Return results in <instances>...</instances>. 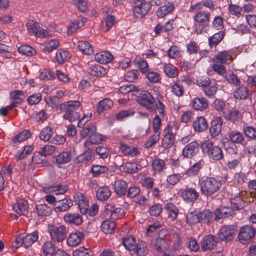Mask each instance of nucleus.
<instances>
[{
  "instance_id": "f257e3e1",
  "label": "nucleus",
  "mask_w": 256,
  "mask_h": 256,
  "mask_svg": "<svg viewBox=\"0 0 256 256\" xmlns=\"http://www.w3.org/2000/svg\"><path fill=\"white\" fill-rule=\"evenodd\" d=\"M201 194L206 197L208 202L212 200V196L221 188L220 181L213 177H204L199 181Z\"/></svg>"
},
{
  "instance_id": "f03ea898",
  "label": "nucleus",
  "mask_w": 256,
  "mask_h": 256,
  "mask_svg": "<svg viewBox=\"0 0 256 256\" xmlns=\"http://www.w3.org/2000/svg\"><path fill=\"white\" fill-rule=\"evenodd\" d=\"M81 104L80 101L70 100L61 106L62 110L64 112L62 118L64 120H68L72 122L79 119L80 114L76 112V110L80 106Z\"/></svg>"
},
{
  "instance_id": "7ed1b4c3",
  "label": "nucleus",
  "mask_w": 256,
  "mask_h": 256,
  "mask_svg": "<svg viewBox=\"0 0 256 256\" xmlns=\"http://www.w3.org/2000/svg\"><path fill=\"white\" fill-rule=\"evenodd\" d=\"M201 148L204 153L207 154L208 156L214 160H220L224 158L222 148L218 146H214L213 142L209 140L202 143Z\"/></svg>"
},
{
  "instance_id": "20e7f679",
  "label": "nucleus",
  "mask_w": 256,
  "mask_h": 256,
  "mask_svg": "<svg viewBox=\"0 0 256 256\" xmlns=\"http://www.w3.org/2000/svg\"><path fill=\"white\" fill-rule=\"evenodd\" d=\"M136 100L140 104L144 106L149 111L155 110L154 98L148 92L142 91L137 97Z\"/></svg>"
},
{
  "instance_id": "39448f33",
  "label": "nucleus",
  "mask_w": 256,
  "mask_h": 256,
  "mask_svg": "<svg viewBox=\"0 0 256 256\" xmlns=\"http://www.w3.org/2000/svg\"><path fill=\"white\" fill-rule=\"evenodd\" d=\"M164 135L162 140V146L166 149L171 148L175 142L176 134L173 132V126L170 124H167L164 132Z\"/></svg>"
},
{
  "instance_id": "423d86ee",
  "label": "nucleus",
  "mask_w": 256,
  "mask_h": 256,
  "mask_svg": "<svg viewBox=\"0 0 256 256\" xmlns=\"http://www.w3.org/2000/svg\"><path fill=\"white\" fill-rule=\"evenodd\" d=\"M49 232L52 239L58 242L63 241L66 236V228L64 226L58 227L52 226L50 228Z\"/></svg>"
},
{
  "instance_id": "0eeeda50",
  "label": "nucleus",
  "mask_w": 256,
  "mask_h": 256,
  "mask_svg": "<svg viewBox=\"0 0 256 256\" xmlns=\"http://www.w3.org/2000/svg\"><path fill=\"white\" fill-rule=\"evenodd\" d=\"M237 232L234 226H226L222 227L219 232V238L222 241L229 242L232 240Z\"/></svg>"
},
{
  "instance_id": "6e6552de",
  "label": "nucleus",
  "mask_w": 256,
  "mask_h": 256,
  "mask_svg": "<svg viewBox=\"0 0 256 256\" xmlns=\"http://www.w3.org/2000/svg\"><path fill=\"white\" fill-rule=\"evenodd\" d=\"M256 233V230L254 228L251 226L246 225L240 228L238 237L241 242H244L252 238Z\"/></svg>"
},
{
  "instance_id": "1a4fd4ad",
  "label": "nucleus",
  "mask_w": 256,
  "mask_h": 256,
  "mask_svg": "<svg viewBox=\"0 0 256 256\" xmlns=\"http://www.w3.org/2000/svg\"><path fill=\"white\" fill-rule=\"evenodd\" d=\"M194 18L196 22L202 24L199 25L200 30H198L200 33H201L203 30L206 29V25L210 22V13L208 12L199 11L194 16Z\"/></svg>"
},
{
  "instance_id": "9d476101",
  "label": "nucleus",
  "mask_w": 256,
  "mask_h": 256,
  "mask_svg": "<svg viewBox=\"0 0 256 256\" xmlns=\"http://www.w3.org/2000/svg\"><path fill=\"white\" fill-rule=\"evenodd\" d=\"M218 243V238L214 235L204 236L201 241V250L203 252L214 248Z\"/></svg>"
},
{
  "instance_id": "9b49d317",
  "label": "nucleus",
  "mask_w": 256,
  "mask_h": 256,
  "mask_svg": "<svg viewBox=\"0 0 256 256\" xmlns=\"http://www.w3.org/2000/svg\"><path fill=\"white\" fill-rule=\"evenodd\" d=\"M180 196L185 202L194 203L198 198L199 194L193 188H186L180 190Z\"/></svg>"
},
{
  "instance_id": "f8f14e48",
  "label": "nucleus",
  "mask_w": 256,
  "mask_h": 256,
  "mask_svg": "<svg viewBox=\"0 0 256 256\" xmlns=\"http://www.w3.org/2000/svg\"><path fill=\"white\" fill-rule=\"evenodd\" d=\"M150 10L148 2H140V4L134 7V14L138 18H142Z\"/></svg>"
},
{
  "instance_id": "ddd939ff",
  "label": "nucleus",
  "mask_w": 256,
  "mask_h": 256,
  "mask_svg": "<svg viewBox=\"0 0 256 256\" xmlns=\"http://www.w3.org/2000/svg\"><path fill=\"white\" fill-rule=\"evenodd\" d=\"M200 148L198 143L194 141L186 145L182 150V155L188 158H192L199 152Z\"/></svg>"
},
{
  "instance_id": "4468645a",
  "label": "nucleus",
  "mask_w": 256,
  "mask_h": 256,
  "mask_svg": "<svg viewBox=\"0 0 256 256\" xmlns=\"http://www.w3.org/2000/svg\"><path fill=\"white\" fill-rule=\"evenodd\" d=\"M234 213L233 208L230 206H220L214 212V220L218 221L220 219L228 218L232 216Z\"/></svg>"
},
{
  "instance_id": "2eb2a0df",
  "label": "nucleus",
  "mask_w": 256,
  "mask_h": 256,
  "mask_svg": "<svg viewBox=\"0 0 256 256\" xmlns=\"http://www.w3.org/2000/svg\"><path fill=\"white\" fill-rule=\"evenodd\" d=\"M232 54V50H222L214 56L213 60L221 64H226L228 60L230 61L233 60Z\"/></svg>"
},
{
  "instance_id": "dca6fc26",
  "label": "nucleus",
  "mask_w": 256,
  "mask_h": 256,
  "mask_svg": "<svg viewBox=\"0 0 256 256\" xmlns=\"http://www.w3.org/2000/svg\"><path fill=\"white\" fill-rule=\"evenodd\" d=\"M73 205V202L70 199L64 198L57 200L54 204V209L56 212H66Z\"/></svg>"
},
{
  "instance_id": "f3484780",
  "label": "nucleus",
  "mask_w": 256,
  "mask_h": 256,
  "mask_svg": "<svg viewBox=\"0 0 256 256\" xmlns=\"http://www.w3.org/2000/svg\"><path fill=\"white\" fill-rule=\"evenodd\" d=\"M74 198L78 206L80 212L83 214H86L88 210V203L86 198L82 194L79 193L76 194Z\"/></svg>"
},
{
  "instance_id": "a211bd4d",
  "label": "nucleus",
  "mask_w": 256,
  "mask_h": 256,
  "mask_svg": "<svg viewBox=\"0 0 256 256\" xmlns=\"http://www.w3.org/2000/svg\"><path fill=\"white\" fill-rule=\"evenodd\" d=\"M10 98L12 101L9 105V108H13L23 102L24 98V93L21 90H15L11 92Z\"/></svg>"
},
{
  "instance_id": "6ab92c4d",
  "label": "nucleus",
  "mask_w": 256,
  "mask_h": 256,
  "mask_svg": "<svg viewBox=\"0 0 256 256\" xmlns=\"http://www.w3.org/2000/svg\"><path fill=\"white\" fill-rule=\"evenodd\" d=\"M222 122V119L220 117L216 118L212 121L210 132L212 138L218 136L220 132Z\"/></svg>"
},
{
  "instance_id": "aec40b11",
  "label": "nucleus",
  "mask_w": 256,
  "mask_h": 256,
  "mask_svg": "<svg viewBox=\"0 0 256 256\" xmlns=\"http://www.w3.org/2000/svg\"><path fill=\"white\" fill-rule=\"evenodd\" d=\"M28 202L23 198L18 200L13 205L14 210L20 215H26L28 213Z\"/></svg>"
},
{
  "instance_id": "412c9836",
  "label": "nucleus",
  "mask_w": 256,
  "mask_h": 256,
  "mask_svg": "<svg viewBox=\"0 0 256 256\" xmlns=\"http://www.w3.org/2000/svg\"><path fill=\"white\" fill-rule=\"evenodd\" d=\"M84 232L77 231L74 233L71 234L68 238L67 243L69 246H76L78 245L82 240L84 238Z\"/></svg>"
},
{
  "instance_id": "4be33fe9",
  "label": "nucleus",
  "mask_w": 256,
  "mask_h": 256,
  "mask_svg": "<svg viewBox=\"0 0 256 256\" xmlns=\"http://www.w3.org/2000/svg\"><path fill=\"white\" fill-rule=\"evenodd\" d=\"M72 158V154L70 152H64L58 155L52 157V162L56 165H60L66 164L69 162Z\"/></svg>"
},
{
  "instance_id": "5701e85b",
  "label": "nucleus",
  "mask_w": 256,
  "mask_h": 256,
  "mask_svg": "<svg viewBox=\"0 0 256 256\" xmlns=\"http://www.w3.org/2000/svg\"><path fill=\"white\" fill-rule=\"evenodd\" d=\"M120 170L122 172L128 174H134L140 170L142 166L140 164L134 162H126L122 164L120 166Z\"/></svg>"
},
{
  "instance_id": "b1692460",
  "label": "nucleus",
  "mask_w": 256,
  "mask_h": 256,
  "mask_svg": "<svg viewBox=\"0 0 256 256\" xmlns=\"http://www.w3.org/2000/svg\"><path fill=\"white\" fill-rule=\"evenodd\" d=\"M194 108L198 110H204L208 107V100L203 97L196 98L192 100Z\"/></svg>"
},
{
  "instance_id": "393cba45",
  "label": "nucleus",
  "mask_w": 256,
  "mask_h": 256,
  "mask_svg": "<svg viewBox=\"0 0 256 256\" xmlns=\"http://www.w3.org/2000/svg\"><path fill=\"white\" fill-rule=\"evenodd\" d=\"M64 220L66 222L76 226H80L82 222V216L77 213H67Z\"/></svg>"
},
{
  "instance_id": "a878e982",
  "label": "nucleus",
  "mask_w": 256,
  "mask_h": 256,
  "mask_svg": "<svg viewBox=\"0 0 256 256\" xmlns=\"http://www.w3.org/2000/svg\"><path fill=\"white\" fill-rule=\"evenodd\" d=\"M174 8L173 2H166L164 4L158 8L156 12V16L158 18H164L166 14L170 13Z\"/></svg>"
},
{
  "instance_id": "bb28decb",
  "label": "nucleus",
  "mask_w": 256,
  "mask_h": 256,
  "mask_svg": "<svg viewBox=\"0 0 256 256\" xmlns=\"http://www.w3.org/2000/svg\"><path fill=\"white\" fill-rule=\"evenodd\" d=\"M94 59L100 64H106L112 60L113 56L108 52H102L94 55Z\"/></svg>"
},
{
  "instance_id": "cd10ccee",
  "label": "nucleus",
  "mask_w": 256,
  "mask_h": 256,
  "mask_svg": "<svg viewBox=\"0 0 256 256\" xmlns=\"http://www.w3.org/2000/svg\"><path fill=\"white\" fill-rule=\"evenodd\" d=\"M114 188L116 193L120 196H122L126 193L128 184L124 180H118L114 182Z\"/></svg>"
},
{
  "instance_id": "c85d7f7f",
  "label": "nucleus",
  "mask_w": 256,
  "mask_h": 256,
  "mask_svg": "<svg viewBox=\"0 0 256 256\" xmlns=\"http://www.w3.org/2000/svg\"><path fill=\"white\" fill-rule=\"evenodd\" d=\"M120 150L124 154L132 157L135 156L140 154L138 149L134 146H130L124 144H120Z\"/></svg>"
},
{
  "instance_id": "c756f323",
  "label": "nucleus",
  "mask_w": 256,
  "mask_h": 256,
  "mask_svg": "<svg viewBox=\"0 0 256 256\" xmlns=\"http://www.w3.org/2000/svg\"><path fill=\"white\" fill-rule=\"evenodd\" d=\"M228 136L232 144H242L244 138L242 134L238 131L232 130L228 133Z\"/></svg>"
},
{
  "instance_id": "7c9ffc66",
  "label": "nucleus",
  "mask_w": 256,
  "mask_h": 256,
  "mask_svg": "<svg viewBox=\"0 0 256 256\" xmlns=\"http://www.w3.org/2000/svg\"><path fill=\"white\" fill-rule=\"evenodd\" d=\"M224 36V32L223 31H220L208 38V45L210 47V48H216L222 40Z\"/></svg>"
},
{
  "instance_id": "2f4dec72",
  "label": "nucleus",
  "mask_w": 256,
  "mask_h": 256,
  "mask_svg": "<svg viewBox=\"0 0 256 256\" xmlns=\"http://www.w3.org/2000/svg\"><path fill=\"white\" fill-rule=\"evenodd\" d=\"M193 127L196 131L202 132L208 128V124L206 118L200 116L194 122Z\"/></svg>"
},
{
  "instance_id": "473e14b6",
  "label": "nucleus",
  "mask_w": 256,
  "mask_h": 256,
  "mask_svg": "<svg viewBox=\"0 0 256 256\" xmlns=\"http://www.w3.org/2000/svg\"><path fill=\"white\" fill-rule=\"evenodd\" d=\"M88 72L90 75L97 77L103 76L106 73V69L98 64L92 66L88 69Z\"/></svg>"
},
{
  "instance_id": "72a5a7b5",
  "label": "nucleus",
  "mask_w": 256,
  "mask_h": 256,
  "mask_svg": "<svg viewBox=\"0 0 256 256\" xmlns=\"http://www.w3.org/2000/svg\"><path fill=\"white\" fill-rule=\"evenodd\" d=\"M165 209L166 210L168 216V218L172 220L176 219L179 210L177 207L172 203L170 202L166 204Z\"/></svg>"
},
{
  "instance_id": "f704fd0d",
  "label": "nucleus",
  "mask_w": 256,
  "mask_h": 256,
  "mask_svg": "<svg viewBox=\"0 0 256 256\" xmlns=\"http://www.w3.org/2000/svg\"><path fill=\"white\" fill-rule=\"evenodd\" d=\"M170 242L172 244L174 250L178 248L182 244V240L178 233L175 232H169L168 239Z\"/></svg>"
},
{
  "instance_id": "c9c22d12",
  "label": "nucleus",
  "mask_w": 256,
  "mask_h": 256,
  "mask_svg": "<svg viewBox=\"0 0 256 256\" xmlns=\"http://www.w3.org/2000/svg\"><path fill=\"white\" fill-rule=\"evenodd\" d=\"M111 195V192L108 186H102L96 191V196L99 200H105L108 199Z\"/></svg>"
},
{
  "instance_id": "e433bc0d",
  "label": "nucleus",
  "mask_w": 256,
  "mask_h": 256,
  "mask_svg": "<svg viewBox=\"0 0 256 256\" xmlns=\"http://www.w3.org/2000/svg\"><path fill=\"white\" fill-rule=\"evenodd\" d=\"M171 91L176 96L180 97L184 93L182 81L176 80L171 86Z\"/></svg>"
},
{
  "instance_id": "4c0bfd02",
  "label": "nucleus",
  "mask_w": 256,
  "mask_h": 256,
  "mask_svg": "<svg viewBox=\"0 0 256 256\" xmlns=\"http://www.w3.org/2000/svg\"><path fill=\"white\" fill-rule=\"evenodd\" d=\"M38 238V232L34 231L33 232L24 236V247L26 248L30 246Z\"/></svg>"
},
{
  "instance_id": "58836bf2",
  "label": "nucleus",
  "mask_w": 256,
  "mask_h": 256,
  "mask_svg": "<svg viewBox=\"0 0 256 256\" xmlns=\"http://www.w3.org/2000/svg\"><path fill=\"white\" fill-rule=\"evenodd\" d=\"M122 244L125 248L129 251H134L136 249V243L133 236H126L122 238Z\"/></svg>"
},
{
  "instance_id": "ea45409f",
  "label": "nucleus",
  "mask_w": 256,
  "mask_h": 256,
  "mask_svg": "<svg viewBox=\"0 0 256 256\" xmlns=\"http://www.w3.org/2000/svg\"><path fill=\"white\" fill-rule=\"evenodd\" d=\"M248 90L246 86H241L236 88L234 92V97L236 99L244 100L248 98Z\"/></svg>"
},
{
  "instance_id": "a19ab883",
  "label": "nucleus",
  "mask_w": 256,
  "mask_h": 256,
  "mask_svg": "<svg viewBox=\"0 0 256 256\" xmlns=\"http://www.w3.org/2000/svg\"><path fill=\"white\" fill-rule=\"evenodd\" d=\"M41 252L43 256H53L56 252L54 246L51 242H46L42 246Z\"/></svg>"
},
{
  "instance_id": "79ce46f5",
  "label": "nucleus",
  "mask_w": 256,
  "mask_h": 256,
  "mask_svg": "<svg viewBox=\"0 0 256 256\" xmlns=\"http://www.w3.org/2000/svg\"><path fill=\"white\" fill-rule=\"evenodd\" d=\"M78 47L81 52L87 55L91 54L94 52L92 46L88 42H78Z\"/></svg>"
},
{
  "instance_id": "37998d69",
  "label": "nucleus",
  "mask_w": 256,
  "mask_h": 256,
  "mask_svg": "<svg viewBox=\"0 0 256 256\" xmlns=\"http://www.w3.org/2000/svg\"><path fill=\"white\" fill-rule=\"evenodd\" d=\"M113 106V102L108 98H105L100 101L97 107V112L100 114L104 110H108Z\"/></svg>"
},
{
  "instance_id": "c03bdc74",
  "label": "nucleus",
  "mask_w": 256,
  "mask_h": 256,
  "mask_svg": "<svg viewBox=\"0 0 256 256\" xmlns=\"http://www.w3.org/2000/svg\"><path fill=\"white\" fill-rule=\"evenodd\" d=\"M70 58V54L68 51H64L62 50H59L56 54V59L57 62L60 64H62Z\"/></svg>"
},
{
  "instance_id": "a18cd8bd",
  "label": "nucleus",
  "mask_w": 256,
  "mask_h": 256,
  "mask_svg": "<svg viewBox=\"0 0 256 256\" xmlns=\"http://www.w3.org/2000/svg\"><path fill=\"white\" fill-rule=\"evenodd\" d=\"M202 6L210 9H212L214 8V4L212 1L211 0H206L203 2L202 4L200 3H197L194 4H192L189 9V12H194L196 10H200L202 8Z\"/></svg>"
},
{
  "instance_id": "49530a36",
  "label": "nucleus",
  "mask_w": 256,
  "mask_h": 256,
  "mask_svg": "<svg viewBox=\"0 0 256 256\" xmlns=\"http://www.w3.org/2000/svg\"><path fill=\"white\" fill-rule=\"evenodd\" d=\"M36 212L40 216H49L52 212V208L46 204H38L36 206Z\"/></svg>"
},
{
  "instance_id": "de8ad7c7",
  "label": "nucleus",
  "mask_w": 256,
  "mask_h": 256,
  "mask_svg": "<svg viewBox=\"0 0 256 256\" xmlns=\"http://www.w3.org/2000/svg\"><path fill=\"white\" fill-rule=\"evenodd\" d=\"M92 152L90 150L85 151L82 154H80L76 158V163L86 164L92 158Z\"/></svg>"
},
{
  "instance_id": "09e8293b",
  "label": "nucleus",
  "mask_w": 256,
  "mask_h": 256,
  "mask_svg": "<svg viewBox=\"0 0 256 256\" xmlns=\"http://www.w3.org/2000/svg\"><path fill=\"white\" fill-rule=\"evenodd\" d=\"M116 226L114 221L106 220L101 224L102 230L105 234H111L113 232Z\"/></svg>"
},
{
  "instance_id": "8fccbe9b",
  "label": "nucleus",
  "mask_w": 256,
  "mask_h": 256,
  "mask_svg": "<svg viewBox=\"0 0 256 256\" xmlns=\"http://www.w3.org/2000/svg\"><path fill=\"white\" fill-rule=\"evenodd\" d=\"M34 150L33 146H26L22 151L18 152L14 156V158L17 161L24 159L27 155L31 153Z\"/></svg>"
},
{
  "instance_id": "3c124183",
  "label": "nucleus",
  "mask_w": 256,
  "mask_h": 256,
  "mask_svg": "<svg viewBox=\"0 0 256 256\" xmlns=\"http://www.w3.org/2000/svg\"><path fill=\"white\" fill-rule=\"evenodd\" d=\"M52 134L53 132L52 128L48 126L41 130L39 138L42 140L48 142L50 139Z\"/></svg>"
},
{
  "instance_id": "603ef678",
  "label": "nucleus",
  "mask_w": 256,
  "mask_h": 256,
  "mask_svg": "<svg viewBox=\"0 0 256 256\" xmlns=\"http://www.w3.org/2000/svg\"><path fill=\"white\" fill-rule=\"evenodd\" d=\"M31 136L30 132L28 130H24L22 132L18 134L12 140V142L14 144L20 143L28 138Z\"/></svg>"
},
{
  "instance_id": "864d4df0",
  "label": "nucleus",
  "mask_w": 256,
  "mask_h": 256,
  "mask_svg": "<svg viewBox=\"0 0 256 256\" xmlns=\"http://www.w3.org/2000/svg\"><path fill=\"white\" fill-rule=\"evenodd\" d=\"M26 26L28 34L34 36L40 28L38 23L32 20H29L26 24Z\"/></svg>"
},
{
  "instance_id": "5fc2aeb1",
  "label": "nucleus",
  "mask_w": 256,
  "mask_h": 256,
  "mask_svg": "<svg viewBox=\"0 0 256 256\" xmlns=\"http://www.w3.org/2000/svg\"><path fill=\"white\" fill-rule=\"evenodd\" d=\"M224 116L226 120L234 122L240 118L241 115L238 111L234 110L229 111L228 112H224Z\"/></svg>"
},
{
  "instance_id": "6e6d98bb",
  "label": "nucleus",
  "mask_w": 256,
  "mask_h": 256,
  "mask_svg": "<svg viewBox=\"0 0 256 256\" xmlns=\"http://www.w3.org/2000/svg\"><path fill=\"white\" fill-rule=\"evenodd\" d=\"M115 22V18L114 16L112 15H108L102 22V26L104 29L105 28L106 30H104V32L109 30L113 26Z\"/></svg>"
},
{
  "instance_id": "4d7b16f0",
  "label": "nucleus",
  "mask_w": 256,
  "mask_h": 256,
  "mask_svg": "<svg viewBox=\"0 0 256 256\" xmlns=\"http://www.w3.org/2000/svg\"><path fill=\"white\" fill-rule=\"evenodd\" d=\"M164 72L170 78H175L178 76V68L172 64H168L164 66Z\"/></svg>"
},
{
  "instance_id": "13d9d810",
  "label": "nucleus",
  "mask_w": 256,
  "mask_h": 256,
  "mask_svg": "<svg viewBox=\"0 0 256 256\" xmlns=\"http://www.w3.org/2000/svg\"><path fill=\"white\" fill-rule=\"evenodd\" d=\"M200 222L208 224L210 222L213 218L212 212L209 210H204L202 212H199Z\"/></svg>"
},
{
  "instance_id": "bf43d9fd",
  "label": "nucleus",
  "mask_w": 256,
  "mask_h": 256,
  "mask_svg": "<svg viewBox=\"0 0 256 256\" xmlns=\"http://www.w3.org/2000/svg\"><path fill=\"white\" fill-rule=\"evenodd\" d=\"M18 51L20 54L28 56L36 54V50L28 45H22L18 48Z\"/></svg>"
},
{
  "instance_id": "052dcab7",
  "label": "nucleus",
  "mask_w": 256,
  "mask_h": 256,
  "mask_svg": "<svg viewBox=\"0 0 256 256\" xmlns=\"http://www.w3.org/2000/svg\"><path fill=\"white\" fill-rule=\"evenodd\" d=\"M244 203V202L239 196H236L231 200V204L233 206L232 208H233V210L234 208L236 210L243 208Z\"/></svg>"
},
{
  "instance_id": "680f3d73",
  "label": "nucleus",
  "mask_w": 256,
  "mask_h": 256,
  "mask_svg": "<svg viewBox=\"0 0 256 256\" xmlns=\"http://www.w3.org/2000/svg\"><path fill=\"white\" fill-rule=\"evenodd\" d=\"M186 220L187 223L196 224L200 222L199 212H188L186 215Z\"/></svg>"
},
{
  "instance_id": "e2e57ef3",
  "label": "nucleus",
  "mask_w": 256,
  "mask_h": 256,
  "mask_svg": "<svg viewBox=\"0 0 256 256\" xmlns=\"http://www.w3.org/2000/svg\"><path fill=\"white\" fill-rule=\"evenodd\" d=\"M243 132L246 136L250 140L256 139V128L252 126H246L243 128Z\"/></svg>"
},
{
  "instance_id": "0e129e2a",
  "label": "nucleus",
  "mask_w": 256,
  "mask_h": 256,
  "mask_svg": "<svg viewBox=\"0 0 256 256\" xmlns=\"http://www.w3.org/2000/svg\"><path fill=\"white\" fill-rule=\"evenodd\" d=\"M136 247V249L134 251L138 256H144L146 254L147 248L144 242H138Z\"/></svg>"
},
{
  "instance_id": "69168bd1",
  "label": "nucleus",
  "mask_w": 256,
  "mask_h": 256,
  "mask_svg": "<svg viewBox=\"0 0 256 256\" xmlns=\"http://www.w3.org/2000/svg\"><path fill=\"white\" fill-rule=\"evenodd\" d=\"M108 170V168L106 166L95 165L92 166L91 172L94 176H98Z\"/></svg>"
},
{
  "instance_id": "338daca9",
  "label": "nucleus",
  "mask_w": 256,
  "mask_h": 256,
  "mask_svg": "<svg viewBox=\"0 0 256 256\" xmlns=\"http://www.w3.org/2000/svg\"><path fill=\"white\" fill-rule=\"evenodd\" d=\"M96 126L94 124H90L88 126L83 128L80 132V136L82 138H85L86 136L90 138V135L96 132Z\"/></svg>"
},
{
  "instance_id": "774afa93",
  "label": "nucleus",
  "mask_w": 256,
  "mask_h": 256,
  "mask_svg": "<svg viewBox=\"0 0 256 256\" xmlns=\"http://www.w3.org/2000/svg\"><path fill=\"white\" fill-rule=\"evenodd\" d=\"M92 252L89 248L80 247L78 250H74L73 256H92Z\"/></svg>"
}]
</instances>
